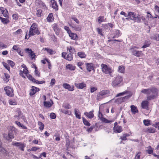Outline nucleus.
I'll list each match as a JSON object with an SVG mask.
<instances>
[{
    "label": "nucleus",
    "instance_id": "nucleus-1",
    "mask_svg": "<svg viewBox=\"0 0 159 159\" xmlns=\"http://www.w3.org/2000/svg\"><path fill=\"white\" fill-rule=\"evenodd\" d=\"M110 91L107 90H103L98 93L97 95L96 99L99 101L108 97L110 94Z\"/></svg>",
    "mask_w": 159,
    "mask_h": 159
},
{
    "label": "nucleus",
    "instance_id": "nucleus-2",
    "mask_svg": "<svg viewBox=\"0 0 159 159\" xmlns=\"http://www.w3.org/2000/svg\"><path fill=\"white\" fill-rule=\"evenodd\" d=\"M40 34V32L39 31L37 25L35 23H33L30 27L29 30V37L33 36L35 34Z\"/></svg>",
    "mask_w": 159,
    "mask_h": 159
},
{
    "label": "nucleus",
    "instance_id": "nucleus-3",
    "mask_svg": "<svg viewBox=\"0 0 159 159\" xmlns=\"http://www.w3.org/2000/svg\"><path fill=\"white\" fill-rule=\"evenodd\" d=\"M151 91L149 92V96L147 97L148 100H150L158 96V90L154 87L150 88Z\"/></svg>",
    "mask_w": 159,
    "mask_h": 159
},
{
    "label": "nucleus",
    "instance_id": "nucleus-4",
    "mask_svg": "<svg viewBox=\"0 0 159 159\" xmlns=\"http://www.w3.org/2000/svg\"><path fill=\"white\" fill-rule=\"evenodd\" d=\"M101 67L102 71L106 74L111 75V74L114 72L113 69L106 64H102Z\"/></svg>",
    "mask_w": 159,
    "mask_h": 159
},
{
    "label": "nucleus",
    "instance_id": "nucleus-5",
    "mask_svg": "<svg viewBox=\"0 0 159 159\" xmlns=\"http://www.w3.org/2000/svg\"><path fill=\"white\" fill-rule=\"evenodd\" d=\"M122 78L121 76L118 75L114 78L112 82L111 85L113 87L117 86L122 81Z\"/></svg>",
    "mask_w": 159,
    "mask_h": 159
},
{
    "label": "nucleus",
    "instance_id": "nucleus-6",
    "mask_svg": "<svg viewBox=\"0 0 159 159\" xmlns=\"http://www.w3.org/2000/svg\"><path fill=\"white\" fill-rule=\"evenodd\" d=\"M4 90L7 96L10 97H12L13 96V90L10 87L6 86L4 88Z\"/></svg>",
    "mask_w": 159,
    "mask_h": 159
},
{
    "label": "nucleus",
    "instance_id": "nucleus-7",
    "mask_svg": "<svg viewBox=\"0 0 159 159\" xmlns=\"http://www.w3.org/2000/svg\"><path fill=\"white\" fill-rule=\"evenodd\" d=\"M132 96V94H129L124 97L118 98L115 100L116 102L118 103H121L122 102H124L128 99L129 98Z\"/></svg>",
    "mask_w": 159,
    "mask_h": 159
},
{
    "label": "nucleus",
    "instance_id": "nucleus-8",
    "mask_svg": "<svg viewBox=\"0 0 159 159\" xmlns=\"http://www.w3.org/2000/svg\"><path fill=\"white\" fill-rule=\"evenodd\" d=\"M62 56L66 60L70 61L72 60V55L70 53H67L63 52L62 53Z\"/></svg>",
    "mask_w": 159,
    "mask_h": 159
},
{
    "label": "nucleus",
    "instance_id": "nucleus-9",
    "mask_svg": "<svg viewBox=\"0 0 159 159\" xmlns=\"http://www.w3.org/2000/svg\"><path fill=\"white\" fill-rule=\"evenodd\" d=\"M28 79L32 81L34 83H36L37 84H41L45 83L44 81H39L36 80L32 76L29 74H27L26 75Z\"/></svg>",
    "mask_w": 159,
    "mask_h": 159
},
{
    "label": "nucleus",
    "instance_id": "nucleus-10",
    "mask_svg": "<svg viewBox=\"0 0 159 159\" xmlns=\"http://www.w3.org/2000/svg\"><path fill=\"white\" fill-rule=\"evenodd\" d=\"M113 130L115 132L117 133H120L122 131L121 127L118 125L117 122L114 123Z\"/></svg>",
    "mask_w": 159,
    "mask_h": 159
},
{
    "label": "nucleus",
    "instance_id": "nucleus-11",
    "mask_svg": "<svg viewBox=\"0 0 159 159\" xmlns=\"http://www.w3.org/2000/svg\"><path fill=\"white\" fill-rule=\"evenodd\" d=\"M128 16H129L131 20L135 21H139V19L138 18V16H135L134 13L133 12H129Z\"/></svg>",
    "mask_w": 159,
    "mask_h": 159
},
{
    "label": "nucleus",
    "instance_id": "nucleus-12",
    "mask_svg": "<svg viewBox=\"0 0 159 159\" xmlns=\"http://www.w3.org/2000/svg\"><path fill=\"white\" fill-rule=\"evenodd\" d=\"M13 145L16 146L18 147L19 148L23 151L24 150V148L25 147V145L23 143L20 142L13 143Z\"/></svg>",
    "mask_w": 159,
    "mask_h": 159
},
{
    "label": "nucleus",
    "instance_id": "nucleus-13",
    "mask_svg": "<svg viewBox=\"0 0 159 159\" xmlns=\"http://www.w3.org/2000/svg\"><path fill=\"white\" fill-rule=\"evenodd\" d=\"M25 50L29 54V56L32 59L35 58L36 55L35 53L31 50V49H30L29 48H27L25 49Z\"/></svg>",
    "mask_w": 159,
    "mask_h": 159
},
{
    "label": "nucleus",
    "instance_id": "nucleus-14",
    "mask_svg": "<svg viewBox=\"0 0 159 159\" xmlns=\"http://www.w3.org/2000/svg\"><path fill=\"white\" fill-rule=\"evenodd\" d=\"M75 85L78 89H83L86 86V84L84 82H82L80 83H75Z\"/></svg>",
    "mask_w": 159,
    "mask_h": 159
},
{
    "label": "nucleus",
    "instance_id": "nucleus-15",
    "mask_svg": "<svg viewBox=\"0 0 159 159\" xmlns=\"http://www.w3.org/2000/svg\"><path fill=\"white\" fill-rule=\"evenodd\" d=\"M130 50L133 55L137 57H140L142 54V52L141 51H137L134 49L132 50V48H130Z\"/></svg>",
    "mask_w": 159,
    "mask_h": 159
},
{
    "label": "nucleus",
    "instance_id": "nucleus-16",
    "mask_svg": "<svg viewBox=\"0 0 159 159\" xmlns=\"http://www.w3.org/2000/svg\"><path fill=\"white\" fill-rule=\"evenodd\" d=\"M39 91V89L38 88L34 86H32L30 91V96L33 95Z\"/></svg>",
    "mask_w": 159,
    "mask_h": 159
},
{
    "label": "nucleus",
    "instance_id": "nucleus-17",
    "mask_svg": "<svg viewBox=\"0 0 159 159\" xmlns=\"http://www.w3.org/2000/svg\"><path fill=\"white\" fill-rule=\"evenodd\" d=\"M63 86L66 89H67L68 90L72 91L74 90V86H70L69 84L67 83L63 84Z\"/></svg>",
    "mask_w": 159,
    "mask_h": 159
},
{
    "label": "nucleus",
    "instance_id": "nucleus-18",
    "mask_svg": "<svg viewBox=\"0 0 159 159\" xmlns=\"http://www.w3.org/2000/svg\"><path fill=\"white\" fill-rule=\"evenodd\" d=\"M53 102L51 99L48 101H44L43 105L46 107H50L53 104Z\"/></svg>",
    "mask_w": 159,
    "mask_h": 159
},
{
    "label": "nucleus",
    "instance_id": "nucleus-19",
    "mask_svg": "<svg viewBox=\"0 0 159 159\" xmlns=\"http://www.w3.org/2000/svg\"><path fill=\"white\" fill-rule=\"evenodd\" d=\"M0 11L3 15V16L7 18L8 17L7 15L8 11L6 9H4L3 7H0Z\"/></svg>",
    "mask_w": 159,
    "mask_h": 159
},
{
    "label": "nucleus",
    "instance_id": "nucleus-20",
    "mask_svg": "<svg viewBox=\"0 0 159 159\" xmlns=\"http://www.w3.org/2000/svg\"><path fill=\"white\" fill-rule=\"evenodd\" d=\"M148 102L147 101H143L141 104V107L144 109H147L148 107Z\"/></svg>",
    "mask_w": 159,
    "mask_h": 159
},
{
    "label": "nucleus",
    "instance_id": "nucleus-21",
    "mask_svg": "<svg viewBox=\"0 0 159 159\" xmlns=\"http://www.w3.org/2000/svg\"><path fill=\"white\" fill-rule=\"evenodd\" d=\"M93 111H91L89 112H85L84 113V114L87 116L89 118L91 119L94 116L93 114Z\"/></svg>",
    "mask_w": 159,
    "mask_h": 159
},
{
    "label": "nucleus",
    "instance_id": "nucleus-22",
    "mask_svg": "<svg viewBox=\"0 0 159 159\" xmlns=\"http://www.w3.org/2000/svg\"><path fill=\"white\" fill-rule=\"evenodd\" d=\"M75 66L71 64H68L66 66V69L71 71L74 70L75 69Z\"/></svg>",
    "mask_w": 159,
    "mask_h": 159
},
{
    "label": "nucleus",
    "instance_id": "nucleus-23",
    "mask_svg": "<svg viewBox=\"0 0 159 159\" xmlns=\"http://www.w3.org/2000/svg\"><path fill=\"white\" fill-rule=\"evenodd\" d=\"M69 36L73 40H77L78 39V36L76 34L70 32L69 34Z\"/></svg>",
    "mask_w": 159,
    "mask_h": 159
},
{
    "label": "nucleus",
    "instance_id": "nucleus-24",
    "mask_svg": "<svg viewBox=\"0 0 159 159\" xmlns=\"http://www.w3.org/2000/svg\"><path fill=\"white\" fill-rule=\"evenodd\" d=\"M43 50L44 51H46L50 55L54 54L55 53V51H53L52 49L48 48H43Z\"/></svg>",
    "mask_w": 159,
    "mask_h": 159
},
{
    "label": "nucleus",
    "instance_id": "nucleus-25",
    "mask_svg": "<svg viewBox=\"0 0 159 159\" xmlns=\"http://www.w3.org/2000/svg\"><path fill=\"white\" fill-rule=\"evenodd\" d=\"M10 78V75L6 73L4 74V75L3 77V79L4 81L7 82L9 80Z\"/></svg>",
    "mask_w": 159,
    "mask_h": 159
},
{
    "label": "nucleus",
    "instance_id": "nucleus-26",
    "mask_svg": "<svg viewBox=\"0 0 159 159\" xmlns=\"http://www.w3.org/2000/svg\"><path fill=\"white\" fill-rule=\"evenodd\" d=\"M86 66L87 70L89 72L91 71L93 69V66L92 63H86Z\"/></svg>",
    "mask_w": 159,
    "mask_h": 159
},
{
    "label": "nucleus",
    "instance_id": "nucleus-27",
    "mask_svg": "<svg viewBox=\"0 0 159 159\" xmlns=\"http://www.w3.org/2000/svg\"><path fill=\"white\" fill-rule=\"evenodd\" d=\"M130 107L131 111L133 114H134L138 112V111L137 107L134 105H131Z\"/></svg>",
    "mask_w": 159,
    "mask_h": 159
},
{
    "label": "nucleus",
    "instance_id": "nucleus-28",
    "mask_svg": "<svg viewBox=\"0 0 159 159\" xmlns=\"http://www.w3.org/2000/svg\"><path fill=\"white\" fill-rule=\"evenodd\" d=\"M51 2L52 3V7L56 10H58V6L55 0H51Z\"/></svg>",
    "mask_w": 159,
    "mask_h": 159
},
{
    "label": "nucleus",
    "instance_id": "nucleus-29",
    "mask_svg": "<svg viewBox=\"0 0 159 159\" xmlns=\"http://www.w3.org/2000/svg\"><path fill=\"white\" fill-rule=\"evenodd\" d=\"M22 33L23 31L21 29H19L15 32H14L13 34L14 35H16L17 36L20 37L21 36Z\"/></svg>",
    "mask_w": 159,
    "mask_h": 159
},
{
    "label": "nucleus",
    "instance_id": "nucleus-30",
    "mask_svg": "<svg viewBox=\"0 0 159 159\" xmlns=\"http://www.w3.org/2000/svg\"><path fill=\"white\" fill-rule=\"evenodd\" d=\"M151 91L150 89V88L147 89H143L141 91V92L145 94H146L147 95V97L148 96H149V92Z\"/></svg>",
    "mask_w": 159,
    "mask_h": 159
},
{
    "label": "nucleus",
    "instance_id": "nucleus-31",
    "mask_svg": "<svg viewBox=\"0 0 159 159\" xmlns=\"http://www.w3.org/2000/svg\"><path fill=\"white\" fill-rule=\"evenodd\" d=\"M53 28L56 34L57 35H58L60 31V29L58 28L56 25H55L53 27Z\"/></svg>",
    "mask_w": 159,
    "mask_h": 159
},
{
    "label": "nucleus",
    "instance_id": "nucleus-32",
    "mask_svg": "<svg viewBox=\"0 0 159 159\" xmlns=\"http://www.w3.org/2000/svg\"><path fill=\"white\" fill-rule=\"evenodd\" d=\"M75 114L77 118L79 119L81 118L80 113L79 111L77 109H75Z\"/></svg>",
    "mask_w": 159,
    "mask_h": 159
},
{
    "label": "nucleus",
    "instance_id": "nucleus-33",
    "mask_svg": "<svg viewBox=\"0 0 159 159\" xmlns=\"http://www.w3.org/2000/svg\"><path fill=\"white\" fill-rule=\"evenodd\" d=\"M47 20L49 22L52 21L54 19L53 17V15L52 13L49 14L47 18Z\"/></svg>",
    "mask_w": 159,
    "mask_h": 159
},
{
    "label": "nucleus",
    "instance_id": "nucleus-34",
    "mask_svg": "<svg viewBox=\"0 0 159 159\" xmlns=\"http://www.w3.org/2000/svg\"><path fill=\"white\" fill-rule=\"evenodd\" d=\"M0 20H1V22L4 24H6L9 23V20L6 19L0 16Z\"/></svg>",
    "mask_w": 159,
    "mask_h": 159
},
{
    "label": "nucleus",
    "instance_id": "nucleus-35",
    "mask_svg": "<svg viewBox=\"0 0 159 159\" xmlns=\"http://www.w3.org/2000/svg\"><path fill=\"white\" fill-rule=\"evenodd\" d=\"M78 56L81 58H85L86 57V54L83 52H78Z\"/></svg>",
    "mask_w": 159,
    "mask_h": 159
},
{
    "label": "nucleus",
    "instance_id": "nucleus-36",
    "mask_svg": "<svg viewBox=\"0 0 159 159\" xmlns=\"http://www.w3.org/2000/svg\"><path fill=\"white\" fill-rule=\"evenodd\" d=\"M125 67L123 66H119L118 69V71L121 73H124L125 71Z\"/></svg>",
    "mask_w": 159,
    "mask_h": 159
},
{
    "label": "nucleus",
    "instance_id": "nucleus-37",
    "mask_svg": "<svg viewBox=\"0 0 159 159\" xmlns=\"http://www.w3.org/2000/svg\"><path fill=\"white\" fill-rule=\"evenodd\" d=\"M67 50L68 51H69L70 53H73L75 52V49L73 48V47L71 46L67 47Z\"/></svg>",
    "mask_w": 159,
    "mask_h": 159
},
{
    "label": "nucleus",
    "instance_id": "nucleus-38",
    "mask_svg": "<svg viewBox=\"0 0 159 159\" xmlns=\"http://www.w3.org/2000/svg\"><path fill=\"white\" fill-rule=\"evenodd\" d=\"M38 125H39V128L40 130H42L44 128V125L40 121H39Z\"/></svg>",
    "mask_w": 159,
    "mask_h": 159
},
{
    "label": "nucleus",
    "instance_id": "nucleus-39",
    "mask_svg": "<svg viewBox=\"0 0 159 159\" xmlns=\"http://www.w3.org/2000/svg\"><path fill=\"white\" fill-rule=\"evenodd\" d=\"M129 94V92L127 91H125L123 92L117 94L116 96V97L122 96L128 94Z\"/></svg>",
    "mask_w": 159,
    "mask_h": 159
},
{
    "label": "nucleus",
    "instance_id": "nucleus-40",
    "mask_svg": "<svg viewBox=\"0 0 159 159\" xmlns=\"http://www.w3.org/2000/svg\"><path fill=\"white\" fill-rule=\"evenodd\" d=\"M151 38L152 39H155L157 41H159V34H156L152 36Z\"/></svg>",
    "mask_w": 159,
    "mask_h": 159
},
{
    "label": "nucleus",
    "instance_id": "nucleus-41",
    "mask_svg": "<svg viewBox=\"0 0 159 159\" xmlns=\"http://www.w3.org/2000/svg\"><path fill=\"white\" fill-rule=\"evenodd\" d=\"M2 143L0 141V152H1L2 153L4 154L6 153V150L5 148H3L1 146Z\"/></svg>",
    "mask_w": 159,
    "mask_h": 159
},
{
    "label": "nucleus",
    "instance_id": "nucleus-42",
    "mask_svg": "<svg viewBox=\"0 0 159 159\" xmlns=\"http://www.w3.org/2000/svg\"><path fill=\"white\" fill-rule=\"evenodd\" d=\"M84 124L86 126H90V123L84 117L82 118Z\"/></svg>",
    "mask_w": 159,
    "mask_h": 159
},
{
    "label": "nucleus",
    "instance_id": "nucleus-43",
    "mask_svg": "<svg viewBox=\"0 0 159 159\" xmlns=\"http://www.w3.org/2000/svg\"><path fill=\"white\" fill-rule=\"evenodd\" d=\"M12 49L16 51L17 52H20L21 48L18 47V45H14L12 47Z\"/></svg>",
    "mask_w": 159,
    "mask_h": 159
},
{
    "label": "nucleus",
    "instance_id": "nucleus-44",
    "mask_svg": "<svg viewBox=\"0 0 159 159\" xmlns=\"http://www.w3.org/2000/svg\"><path fill=\"white\" fill-rule=\"evenodd\" d=\"M147 131L149 133H154L156 131V129L152 128H149L147 129Z\"/></svg>",
    "mask_w": 159,
    "mask_h": 159
},
{
    "label": "nucleus",
    "instance_id": "nucleus-45",
    "mask_svg": "<svg viewBox=\"0 0 159 159\" xmlns=\"http://www.w3.org/2000/svg\"><path fill=\"white\" fill-rule=\"evenodd\" d=\"M150 44V43L149 41H146L144 45L142 47V48H144L148 47Z\"/></svg>",
    "mask_w": 159,
    "mask_h": 159
},
{
    "label": "nucleus",
    "instance_id": "nucleus-46",
    "mask_svg": "<svg viewBox=\"0 0 159 159\" xmlns=\"http://www.w3.org/2000/svg\"><path fill=\"white\" fill-rule=\"evenodd\" d=\"M100 120L102 122H105V123H109L110 122H112V120H109L103 117L101 118V119Z\"/></svg>",
    "mask_w": 159,
    "mask_h": 159
},
{
    "label": "nucleus",
    "instance_id": "nucleus-47",
    "mask_svg": "<svg viewBox=\"0 0 159 159\" xmlns=\"http://www.w3.org/2000/svg\"><path fill=\"white\" fill-rule=\"evenodd\" d=\"M143 122L144 125L148 126L150 125V120H144Z\"/></svg>",
    "mask_w": 159,
    "mask_h": 159
},
{
    "label": "nucleus",
    "instance_id": "nucleus-48",
    "mask_svg": "<svg viewBox=\"0 0 159 159\" xmlns=\"http://www.w3.org/2000/svg\"><path fill=\"white\" fill-rule=\"evenodd\" d=\"M104 20V16H99L98 19V22L99 23H101Z\"/></svg>",
    "mask_w": 159,
    "mask_h": 159
},
{
    "label": "nucleus",
    "instance_id": "nucleus-49",
    "mask_svg": "<svg viewBox=\"0 0 159 159\" xmlns=\"http://www.w3.org/2000/svg\"><path fill=\"white\" fill-rule=\"evenodd\" d=\"M62 107L66 109H69L70 108L69 104L67 103H63L62 105Z\"/></svg>",
    "mask_w": 159,
    "mask_h": 159
},
{
    "label": "nucleus",
    "instance_id": "nucleus-50",
    "mask_svg": "<svg viewBox=\"0 0 159 159\" xmlns=\"http://www.w3.org/2000/svg\"><path fill=\"white\" fill-rule=\"evenodd\" d=\"M154 149H146V152L148 154H152L153 152Z\"/></svg>",
    "mask_w": 159,
    "mask_h": 159
},
{
    "label": "nucleus",
    "instance_id": "nucleus-51",
    "mask_svg": "<svg viewBox=\"0 0 159 159\" xmlns=\"http://www.w3.org/2000/svg\"><path fill=\"white\" fill-rule=\"evenodd\" d=\"M138 18L139 19V21H136V22H141V20H142L143 21H144L145 19V17L143 16H138Z\"/></svg>",
    "mask_w": 159,
    "mask_h": 159
},
{
    "label": "nucleus",
    "instance_id": "nucleus-52",
    "mask_svg": "<svg viewBox=\"0 0 159 159\" xmlns=\"http://www.w3.org/2000/svg\"><path fill=\"white\" fill-rule=\"evenodd\" d=\"M74 29L77 31H80L81 30V27L79 26H75L74 27H72Z\"/></svg>",
    "mask_w": 159,
    "mask_h": 159
},
{
    "label": "nucleus",
    "instance_id": "nucleus-53",
    "mask_svg": "<svg viewBox=\"0 0 159 159\" xmlns=\"http://www.w3.org/2000/svg\"><path fill=\"white\" fill-rule=\"evenodd\" d=\"M60 111L61 112L66 114H69L70 113V112L69 111L65 110L62 109H60Z\"/></svg>",
    "mask_w": 159,
    "mask_h": 159
},
{
    "label": "nucleus",
    "instance_id": "nucleus-54",
    "mask_svg": "<svg viewBox=\"0 0 159 159\" xmlns=\"http://www.w3.org/2000/svg\"><path fill=\"white\" fill-rule=\"evenodd\" d=\"M7 62L8 64H9L12 67H13V66L14 65V62L11 60H8L7 61Z\"/></svg>",
    "mask_w": 159,
    "mask_h": 159
},
{
    "label": "nucleus",
    "instance_id": "nucleus-55",
    "mask_svg": "<svg viewBox=\"0 0 159 159\" xmlns=\"http://www.w3.org/2000/svg\"><path fill=\"white\" fill-rule=\"evenodd\" d=\"M9 103L10 105H14L16 104L15 101L14 100H9Z\"/></svg>",
    "mask_w": 159,
    "mask_h": 159
},
{
    "label": "nucleus",
    "instance_id": "nucleus-56",
    "mask_svg": "<svg viewBox=\"0 0 159 159\" xmlns=\"http://www.w3.org/2000/svg\"><path fill=\"white\" fill-rule=\"evenodd\" d=\"M42 10L41 9L38 10L37 11V15L38 17H40L42 14Z\"/></svg>",
    "mask_w": 159,
    "mask_h": 159
},
{
    "label": "nucleus",
    "instance_id": "nucleus-57",
    "mask_svg": "<svg viewBox=\"0 0 159 159\" xmlns=\"http://www.w3.org/2000/svg\"><path fill=\"white\" fill-rule=\"evenodd\" d=\"M12 17L14 19L16 20L18 19L19 15L17 14H15L12 15Z\"/></svg>",
    "mask_w": 159,
    "mask_h": 159
},
{
    "label": "nucleus",
    "instance_id": "nucleus-58",
    "mask_svg": "<svg viewBox=\"0 0 159 159\" xmlns=\"http://www.w3.org/2000/svg\"><path fill=\"white\" fill-rule=\"evenodd\" d=\"M3 64L4 67L9 71L10 67H9L8 65L4 62L3 63Z\"/></svg>",
    "mask_w": 159,
    "mask_h": 159
},
{
    "label": "nucleus",
    "instance_id": "nucleus-59",
    "mask_svg": "<svg viewBox=\"0 0 159 159\" xmlns=\"http://www.w3.org/2000/svg\"><path fill=\"white\" fill-rule=\"evenodd\" d=\"M153 126L155 128L158 129L159 130V122H156L153 125Z\"/></svg>",
    "mask_w": 159,
    "mask_h": 159
},
{
    "label": "nucleus",
    "instance_id": "nucleus-60",
    "mask_svg": "<svg viewBox=\"0 0 159 159\" xmlns=\"http://www.w3.org/2000/svg\"><path fill=\"white\" fill-rule=\"evenodd\" d=\"M50 117L52 119H54L56 118V115L55 113H51L50 115Z\"/></svg>",
    "mask_w": 159,
    "mask_h": 159
},
{
    "label": "nucleus",
    "instance_id": "nucleus-61",
    "mask_svg": "<svg viewBox=\"0 0 159 159\" xmlns=\"http://www.w3.org/2000/svg\"><path fill=\"white\" fill-rule=\"evenodd\" d=\"M7 47V46L5 45L3 43L0 42V48H6Z\"/></svg>",
    "mask_w": 159,
    "mask_h": 159
},
{
    "label": "nucleus",
    "instance_id": "nucleus-62",
    "mask_svg": "<svg viewBox=\"0 0 159 159\" xmlns=\"http://www.w3.org/2000/svg\"><path fill=\"white\" fill-rule=\"evenodd\" d=\"M55 83V80L54 79H52L51 80L50 83V85L52 86H53Z\"/></svg>",
    "mask_w": 159,
    "mask_h": 159
},
{
    "label": "nucleus",
    "instance_id": "nucleus-63",
    "mask_svg": "<svg viewBox=\"0 0 159 159\" xmlns=\"http://www.w3.org/2000/svg\"><path fill=\"white\" fill-rule=\"evenodd\" d=\"M65 30H66L67 32V33L69 34V33L71 32V30H70L68 27L67 26H65L64 27Z\"/></svg>",
    "mask_w": 159,
    "mask_h": 159
},
{
    "label": "nucleus",
    "instance_id": "nucleus-64",
    "mask_svg": "<svg viewBox=\"0 0 159 159\" xmlns=\"http://www.w3.org/2000/svg\"><path fill=\"white\" fill-rule=\"evenodd\" d=\"M140 155H141V152H138L137 153V154L136 155L134 159H139Z\"/></svg>",
    "mask_w": 159,
    "mask_h": 159
}]
</instances>
